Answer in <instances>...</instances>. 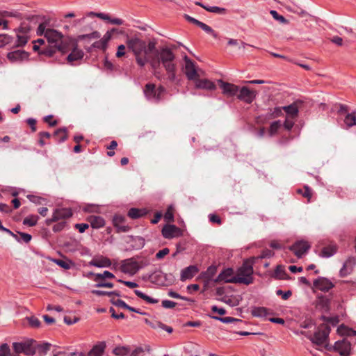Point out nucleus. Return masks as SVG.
Wrapping results in <instances>:
<instances>
[{
	"label": "nucleus",
	"instance_id": "1",
	"mask_svg": "<svg viewBox=\"0 0 356 356\" xmlns=\"http://www.w3.org/2000/svg\"><path fill=\"white\" fill-rule=\"evenodd\" d=\"M37 34L38 35H44L48 42L51 44L49 48L42 51L43 54L51 56L56 51L62 52L65 51V46L63 44V35L60 32L55 29H46V24L42 23L38 26Z\"/></svg>",
	"mask_w": 356,
	"mask_h": 356
},
{
	"label": "nucleus",
	"instance_id": "2",
	"mask_svg": "<svg viewBox=\"0 0 356 356\" xmlns=\"http://www.w3.org/2000/svg\"><path fill=\"white\" fill-rule=\"evenodd\" d=\"M156 58L165 68L168 74V79L170 81L176 79L177 67L175 63V56L171 49L167 47L156 51Z\"/></svg>",
	"mask_w": 356,
	"mask_h": 356
},
{
	"label": "nucleus",
	"instance_id": "3",
	"mask_svg": "<svg viewBox=\"0 0 356 356\" xmlns=\"http://www.w3.org/2000/svg\"><path fill=\"white\" fill-rule=\"evenodd\" d=\"M253 267L249 261L243 262V265L238 268L236 274L237 283L248 285L253 282Z\"/></svg>",
	"mask_w": 356,
	"mask_h": 356
},
{
	"label": "nucleus",
	"instance_id": "4",
	"mask_svg": "<svg viewBox=\"0 0 356 356\" xmlns=\"http://www.w3.org/2000/svg\"><path fill=\"white\" fill-rule=\"evenodd\" d=\"M330 332V327L327 324H321L317 327L314 335L309 337V339L317 346H327Z\"/></svg>",
	"mask_w": 356,
	"mask_h": 356
},
{
	"label": "nucleus",
	"instance_id": "5",
	"mask_svg": "<svg viewBox=\"0 0 356 356\" xmlns=\"http://www.w3.org/2000/svg\"><path fill=\"white\" fill-rule=\"evenodd\" d=\"M340 119L343 121V127L348 129L356 125V112H349V108L344 104H340L337 111Z\"/></svg>",
	"mask_w": 356,
	"mask_h": 356
},
{
	"label": "nucleus",
	"instance_id": "6",
	"mask_svg": "<svg viewBox=\"0 0 356 356\" xmlns=\"http://www.w3.org/2000/svg\"><path fill=\"white\" fill-rule=\"evenodd\" d=\"M33 343L34 341L32 340L15 342L13 343V348L16 353H24L26 355H33L36 352Z\"/></svg>",
	"mask_w": 356,
	"mask_h": 356
},
{
	"label": "nucleus",
	"instance_id": "7",
	"mask_svg": "<svg viewBox=\"0 0 356 356\" xmlns=\"http://www.w3.org/2000/svg\"><path fill=\"white\" fill-rule=\"evenodd\" d=\"M165 91L163 86H159L156 89L154 84L148 83L145 87L144 94L148 100L158 102Z\"/></svg>",
	"mask_w": 356,
	"mask_h": 356
},
{
	"label": "nucleus",
	"instance_id": "8",
	"mask_svg": "<svg viewBox=\"0 0 356 356\" xmlns=\"http://www.w3.org/2000/svg\"><path fill=\"white\" fill-rule=\"evenodd\" d=\"M127 44L128 48L132 50L135 56L140 55L143 51L145 54H147L145 42L139 38H134L129 39Z\"/></svg>",
	"mask_w": 356,
	"mask_h": 356
},
{
	"label": "nucleus",
	"instance_id": "9",
	"mask_svg": "<svg viewBox=\"0 0 356 356\" xmlns=\"http://www.w3.org/2000/svg\"><path fill=\"white\" fill-rule=\"evenodd\" d=\"M184 60L185 62L184 71L186 77L189 80L195 81L200 76L199 74L200 70L196 68L195 63L187 56H184Z\"/></svg>",
	"mask_w": 356,
	"mask_h": 356
},
{
	"label": "nucleus",
	"instance_id": "10",
	"mask_svg": "<svg viewBox=\"0 0 356 356\" xmlns=\"http://www.w3.org/2000/svg\"><path fill=\"white\" fill-rule=\"evenodd\" d=\"M215 283H237V277L234 275V270L231 268L223 270L215 279Z\"/></svg>",
	"mask_w": 356,
	"mask_h": 356
},
{
	"label": "nucleus",
	"instance_id": "11",
	"mask_svg": "<svg viewBox=\"0 0 356 356\" xmlns=\"http://www.w3.org/2000/svg\"><path fill=\"white\" fill-rule=\"evenodd\" d=\"M309 248L310 245L305 241H297L289 248L298 258H301Z\"/></svg>",
	"mask_w": 356,
	"mask_h": 356
},
{
	"label": "nucleus",
	"instance_id": "12",
	"mask_svg": "<svg viewBox=\"0 0 356 356\" xmlns=\"http://www.w3.org/2000/svg\"><path fill=\"white\" fill-rule=\"evenodd\" d=\"M237 98L247 104H251L255 99L257 92L243 86L238 90Z\"/></svg>",
	"mask_w": 356,
	"mask_h": 356
},
{
	"label": "nucleus",
	"instance_id": "13",
	"mask_svg": "<svg viewBox=\"0 0 356 356\" xmlns=\"http://www.w3.org/2000/svg\"><path fill=\"white\" fill-rule=\"evenodd\" d=\"M220 88L222 90V94L227 97H232L236 95L238 92L239 88L230 83L224 82L222 80H218Z\"/></svg>",
	"mask_w": 356,
	"mask_h": 356
},
{
	"label": "nucleus",
	"instance_id": "14",
	"mask_svg": "<svg viewBox=\"0 0 356 356\" xmlns=\"http://www.w3.org/2000/svg\"><path fill=\"white\" fill-rule=\"evenodd\" d=\"M139 269L140 266L138 262L133 259L124 260L121 266V270L123 273L131 275L136 274Z\"/></svg>",
	"mask_w": 356,
	"mask_h": 356
},
{
	"label": "nucleus",
	"instance_id": "15",
	"mask_svg": "<svg viewBox=\"0 0 356 356\" xmlns=\"http://www.w3.org/2000/svg\"><path fill=\"white\" fill-rule=\"evenodd\" d=\"M181 234V230L174 225H166L162 229V235L165 238L170 239Z\"/></svg>",
	"mask_w": 356,
	"mask_h": 356
},
{
	"label": "nucleus",
	"instance_id": "16",
	"mask_svg": "<svg viewBox=\"0 0 356 356\" xmlns=\"http://www.w3.org/2000/svg\"><path fill=\"white\" fill-rule=\"evenodd\" d=\"M29 38V29L24 26L20 27L17 33L16 46L22 47L25 45L27 43Z\"/></svg>",
	"mask_w": 356,
	"mask_h": 356
},
{
	"label": "nucleus",
	"instance_id": "17",
	"mask_svg": "<svg viewBox=\"0 0 356 356\" xmlns=\"http://www.w3.org/2000/svg\"><path fill=\"white\" fill-rule=\"evenodd\" d=\"M314 286L316 289L325 292L328 291L334 286L333 284L328 279L325 277H318L316 279L314 282Z\"/></svg>",
	"mask_w": 356,
	"mask_h": 356
},
{
	"label": "nucleus",
	"instance_id": "18",
	"mask_svg": "<svg viewBox=\"0 0 356 356\" xmlns=\"http://www.w3.org/2000/svg\"><path fill=\"white\" fill-rule=\"evenodd\" d=\"M334 349L341 356H348L350 352V343L345 340L339 341L334 343Z\"/></svg>",
	"mask_w": 356,
	"mask_h": 356
},
{
	"label": "nucleus",
	"instance_id": "19",
	"mask_svg": "<svg viewBox=\"0 0 356 356\" xmlns=\"http://www.w3.org/2000/svg\"><path fill=\"white\" fill-rule=\"evenodd\" d=\"M356 264V259L355 257H348L344 262L342 268L340 270V275L345 277L352 272L354 266Z\"/></svg>",
	"mask_w": 356,
	"mask_h": 356
},
{
	"label": "nucleus",
	"instance_id": "20",
	"mask_svg": "<svg viewBox=\"0 0 356 356\" xmlns=\"http://www.w3.org/2000/svg\"><path fill=\"white\" fill-rule=\"evenodd\" d=\"M195 88L198 89H204L208 90H213L216 89V85L211 81L204 79H200L197 77L195 80Z\"/></svg>",
	"mask_w": 356,
	"mask_h": 356
},
{
	"label": "nucleus",
	"instance_id": "21",
	"mask_svg": "<svg viewBox=\"0 0 356 356\" xmlns=\"http://www.w3.org/2000/svg\"><path fill=\"white\" fill-rule=\"evenodd\" d=\"M217 273V266L211 265L207 268V270L202 272L200 275V277L204 280L205 285L209 284V282L213 280V276Z\"/></svg>",
	"mask_w": 356,
	"mask_h": 356
},
{
	"label": "nucleus",
	"instance_id": "22",
	"mask_svg": "<svg viewBox=\"0 0 356 356\" xmlns=\"http://www.w3.org/2000/svg\"><path fill=\"white\" fill-rule=\"evenodd\" d=\"M125 218L120 215H115L113 218V225L117 228L118 232H126L129 230V227L124 225Z\"/></svg>",
	"mask_w": 356,
	"mask_h": 356
},
{
	"label": "nucleus",
	"instance_id": "23",
	"mask_svg": "<svg viewBox=\"0 0 356 356\" xmlns=\"http://www.w3.org/2000/svg\"><path fill=\"white\" fill-rule=\"evenodd\" d=\"M172 277V276L171 274L168 275V274L163 273L162 271H159V272L155 273L152 275V279L153 282H156L159 284L167 285V284H168L167 281L171 280Z\"/></svg>",
	"mask_w": 356,
	"mask_h": 356
},
{
	"label": "nucleus",
	"instance_id": "24",
	"mask_svg": "<svg viewBox=\"0 0 356 356\" xmlns=\"http://www.w3.org/2000/svg\"><path fill=\"white\" fill-rule=\"evenodd\" d=\"M8 59L14 63L21 61L28 58V54L23 50H16L9 52L7 55Z\"/></svg>",
	"mask_w": 356,
	"mask_h": 356
},
{
	"label": "nucleus",
	"instance_id": "25",
	"mask_svg": "<svg viewBox=\"0 0 356 356\" xmlns=\"http://www.w3.org/2000/svg\"><path fill=\"white\" fill-rule=\"evenodd\" d=\"M197 272L198 268L197 266H189L181 270L180 280L181 281L190 280L193 278Z\"/></svg>",
	"mask_w": 356,
	"mask_h": 356
},
{
	"label": "nucleus",
	"instance_id": "26",
	"mask_svg": "<svg viewBox=\"0 0 356 356\" xmlns=\"http://www.w3.org/2000/svg\"><path fill=\"white\" fill-rule=\"evenodd\" d=\"M90 266L98 267V268H106L111 266V260L105 257H100L95 258L89 262Z\"/></svg>",
	"mask_w": 356,
	"mask_h": 356
},
{
	"label": "nucleus",
	"instance_id": "27",
	"mask_svg": "<svg viewBox=\"0 0 356 356\" xmlns=\"http://www.w3.org/2000/svg\"><path fill=\"white\" fill-rule=\"evenodd\" d=\"M213 319L220 321L224 323H233L234 326L241 327L242 325L245 324V323L238 318H235L230 316H226V317H218V316H212Z\"/></svg>",
	"mask_w": 356,
	"mask_h": 356
},
{
	"label": "nucleus",
	"instance_id": "28",
	"mask_svg": "<svg viewBox=\"0 0 356 356\" xmlns=\"http://www.w3.org/2000/svg\"><path fill=\"white\" fill-rule=\"evenodd\" d=\"M251 314L254 317L265 318L271 312L269 309L264 307H254L251 310Z\"/></svg>",
	"mask_w": 356,
	"mask_h": 356
},
{
	"label": "nucleus",
	"instance_id": "29",
	"mask_svg": "<svg viewBox=\"0 0 356 356\" xmlns=\"http://www.w3.org/2000/svg\"><path fill=\"white\" fill-rule=\"evenodd\" d=\"M56 219L59 220L60 219H66L72 216V213L71 210L65 208L57 209L53 213Z\"/></svg>",
	"mask_w": 356,
	"mask_h": 356
},
{
	"label": "nucleus",
	"instance_id": "30",
	"mask_svg": "<svg viewBox=\"0 0 356 356\" xmlns=\"http://www.w3.org/2000/svg\"><path fill=\"white\" fill-rule=\"evenodd\" d=\"M283 111L286 113L287 117L294 119L298 115V107L296 103H293L289 106H283Z\"/></svg>",
	"mask_w": 356,
	"mask_h": 356
},
{
	"label": "nucleus",
	"instance_id": "31",
	"mask_svg": "<svg viewBox=\"0 0 356 356\" xmlns=\"http://www.w3.org/2000/svg\"><path fill=\"white\" fill-rule=\"evenodd\" d=\"M88 221L90 223V226L94 229H99L104 226V219L101 216H90L88 218Z\"/></svg>",
	"mask_w": 356,
	"mask_h": 356
},
{
	"label": "nucleus",
	"instance_id": "32",
	"mask_svg": "<svg viewBox=\"0 0 356 356\" xmlns=\"http://www.w3.org/2000/svg\"><path fill=\"white\" fill-rule=\"evenodd\" d=\"M337 252V246L334 245H330L323 248L320 256L322 257L328 258L333 256Z\"/></svg>",
	"mask_w": 356,
	"mask_h": 356
},
{
	"label": "nucleus",
	"instance_id": "33",
	"mask_svg": "<svg viewBox=\"0 0 356 356\" xmlns=\"http://www.w3.org/2000/svg\"><path fill=\"white\" fill-rule=\"evenodd\" d=\"M83 57V52L81 49L74 48L72 52L68 55L67 60L70 62L76 61L82 59Z\"/></svg>",
	"mask_w": 356,
	"mask_h": 356
},
{
	"label": "nucleus",
	"instance_id": "34",
	"mask_svg": "<svg viewBox=\"0 0 356 356\" xmlns=\"http://www.w3.org/2000/svg\"><path fill=\"white\" fill-rule=\"evenodd\" d=\"M337 332L341 335H346L347 337L356 336V331L352 328H350L344 325H341L337 328Z\"/></svg>",
	"mask_w": 356,
	"mask_h": 356
},
{
	"label": "nucleus",
	"instance_id": "35",
	"mask_svg": "<svg viewBox=\"0 0 356 356\" xmlns=\"http://www.w3.org/2000/svg\"><path fill=\"white\" fill-rule=\"evenodd\" d=\"M105 343H102L99 344H97L95 346L92 350L89 352L88 355L89 356H102L104 348H105Z\"/></svg>",
	"mask_w": 356,
	"mask_h": 356
},
{
	"label": "nucleus",
	"instance_id": "36",
	"mask_svg": "<svg viewBox=\"0 0 356 356\" xmlns=\"http://www.w3.org/2000/svg\"><path fill=\"white\" fill-rule=\"evenodd\" d=\"M330 300L325 296H319L316 300V307L323 310L327 311L329 309Z\"/></svg>",
	"mask_w": 356,
	"mask_h": 356
},
{
	"label": "nucleus",
	"instance_id": "37",
	"mask_svg": "<svg viewBox=\"0 0 356 356\" xmlns=\"http://www.w3.org/2000/svg\"><path fill=\"white\" fill-rule=\"evenodd\" d=\"M146 214V212L144 210L138 209L136 208H131L128 211V216L132 219H137L140 218Z\"/></svg>",
	"mask_w": 356,
	"mask_h": 356
},
{
	"label": "nucleus",
	"instance_id": "38",
	"mask_svg": "<svg viewBox=\"0 0 356 356\" xmlns=\"http://www.w3.org/2000/svg\"><path fill=\"white\" fill-rule=\"evenodd\" d=\"M134 293L138 297L145 300L148 303L156 304L159 302V300L151 298L139 290H135Z\"/></svg>",
	"mask_w": 356,
	"mask_h": 356
},
{
	"label": "nucleus",
	"instance_id": "39",
	"mask_svg": "<svg viewBox=\"0 0 356 356\" xmlns=\"http://www.w3.org/2000/svg\"><path fill=\"white\" fill-rule=\"evenodd\" d=\"M204 9L208 12L219 15H225L227 13V10L225 8L218 6H204Z\"/></svg>",
	"mask_w": 356,
	"mask_h": 356
},
{
	"label": "nucleus",
	"instance_id": "40",
	"mask_svg": "<svg viewBox=\"0 0 356 356\" xmlns=\"http://www.w3.org/2000/svg\"><path fill=\"white\" fill-rule=\"evenodd\" d=\"M38 220V216L35 215H31L27 217H26L23 220V224L24 225H28L30 227H33L37 224V222Z\"/></svg>",
	"mask_w": 356,
	"mask_h": 356
},
{
	"label": "nucleus",
	"instance_id": "41",
	"mask_svg": "<svg viewBox=\"0 0 356 356\" xmlns=\"http://www.w3.org/2000/svg\"><path fill=\"white\" fill-rule=\"evenodd\" d=\"M55 136L57 137L58 142L65 141L67 138L66 128H60L55 131Z\"/></svg>",
	"mask_w": 356,
	"mask_h": 356
},
{
	"label": "nucleus",
	"instance_id": "42",
	"mask_svg": "<svg viewBox=\"0 0 356 356\" xmlns=\"http://www.w3.org/2000/svg\"><path fill=\"white\" fill-rule=\"evenodd\" d=\"M51 344L49 343H44L42 344H39L37 346V350L40 355L44 356L47 352L50 350V347Z\"/></svg>",
	"mask_w": 356,
	"mask_h": 356
},
{
	"label": "nucleus",
	"instance_id": "43",
	"mask_svg": "<svg viewBox=\"0 0 356 356\" xmlns=\"http://www.w3.org/2000/svg\"><path fill=\"white\" fill-rule=\"evenodd\" d=\"M110 34L107 33L102 39H101L99 41L96 42L94 46L97 48L105 49L106 47L107 42L110 39Z\"/></svg>",
	"mask_w": 356,
	"mask_h": 356
},
{
	"label": "nucleus",
	"instance_id": "44",
	"mask_svg": "<svg viewBox=\"0 0 356 356\" xmlns=\"http://www.w3.org/2000/svg\"><path fill=\"white\" fill-rule=\"evenodd\" d=\"M198 26L201 28L207 33L211 34L213 38H216L218 37V34L213 30L211 27H210L207 24L200 22L199 23Z\"/></svg>",
	"mask_w": 356,
	"mask_h": 356
},
{
	"label": "nucleus",
	"instance_id": "45",
	"mask_svg": "<svg viewBox=\"0 0 356 356\" xmlns=\"http://www.w3.org/2000/svg\"><path fill=\"white\" fill-rule=\"evenodd\" d=\"M13 38L7 34H0V48L10 44Z\"/></svg>",
	"mask_w": 356,
	"mask_h": 356
},
{
	"label": "nucleus",
	"instance_id": "46",
	"mask_svg": "<svg viewBox=\"0 0 356 356\" xmlns=\"http://www.w3.org/2000/svg\"><path fill=\"white\" fill-rule=\"evenodd\" d=\"M115 275L111 273L109 271L105 270L103 273H97L95 274V279L94 280L95 282H98L101 279H105V278H114Z\"/></svg>",
	"mask_w": 356,
	"mask_h": 356
},
{
	"label": "nucleus",
	"instance_id": "47",
	"mask_svg": "<svg viewBox=\"0 0 356 356\" xmlns=\"http://www.w3.org/2000/svg\"><path fill=\"white\" fill-rule=\"evenodd\" d=\"M92 293L93 294H95L99 296H111L113 295H115L116 296H120V293L118 291H101V290H92Z\"/></svg>",
	"mask_w": 356,
	"mask_h": 356
},
{
	"label": "nucleus",
	"instance_id": "48",
	"mask_svg": "<svg viewBox=\"0 0 356 356\" xmlns=\"http://www.w3.org/2000/svg\"><path fill=\"white\" fill-rule=\"evenodd\" d=\"M281 127V122L280 120L275 121L271 123L269 128V134L270 136H273L277 133L278 129Z\"/></svg>",
	"mask_w": 356,
	"mask_h": 356
},
{
	"label": "nucleus",
	"instance_id": "49",
	"mask_svg": "<svg viewBox=\"0 0 356 356\" xmlns=\"http://www.w3.org/2000/svg\"><path fill=\"white\" fill-rule=\"evenodd\" d=\"M270 15L272 17L277 21H278L281 24H286L288 22L285 19V17L282 15H279V13L274 10H271L270 11Z\"/></svg>",
	"mask_w": 356,
	"mask_h": 356
},
{
	"label": "nucleus",
	"instance_id": "50",
	"mask_svg": "<svg viewBox=\"0 0 356 356\" xmlns=\"http://www.w3.org/2000/svg\"><path fill=\"white\" fill-rule=\"evenodd\" d=\"M52 261L58 266L65 270H68L71 268V264L69 261L58 259H54Z\"/></svg>",
	"mask_w": 356,
	"mask_h": 356
},
{
	"label": "nucleus",
	"instance_id": "51",
	"mask_svg": "<svg viewBox=\"0 0 356 356\" xmlns=\"http://www.w3.org/2000/svg\"><path fill=\"white\" fill-rule=\"evenodd\" d=\"M10 355V349L7 343H2L0 346V356H9Z\"/></svg>",
	"mask_w": 356,
	"mask_h": 356
},
{
	"label": "nucleus",
	"instance_id": "52",
	"mask_svg": "<svg viewBox=\"0 0 356 356\" xmlns=\"http://www.w3.org/2000/svg\"><path fill=\"white\" fill-rule=\"evenodd\" d=\"M283 107H275L270 110V114L272 118H277L282 114Z\"/></svg>",
	"mask_w": 356,
	"mask_h": 356
},
{
	"label": "nucleus",
	"instance_id": "53",
	"mask_svg": "<svg viewBox=\"0 0 356 356\" xmlns=\"http://www.w3.org/2000/svg\"><path fill=\"white\" fill-rule=\"evenodd\" d=\"M17 234L20 236V237H19L20 239V242L23 241L26 243H28L29 242L31 241L32 238L31 235L29 234L20 232H18Z\"/></svg>",
	"mask_w": 356,
	"mask_h": 356
},
{
	"label": "nucleus",
	"instance_id": "54",
	"mask_svg": "<svg viewBox=\"0 0 356 356\" xmlns=\"http://www.w3.org/2000/svg\"><path fill=\"white\" fill-rule=\"evenodd\" d=\"M170 252V250L168 248H165L161 250H159L156 254V259H162L165 256H166L167 254H168Z\"/></svg>",
	"mask_w": 356,
	"mask_h": 356
},
{
	"label": "nucleus",
	"instance_id": "55",
	"mask_svg": "<svg viewBox=\"0 0 356 356\" xmlns=\"http://www.w3.org/2000/svg\"><path fill=\"white\" fill-rule=\"evenodd\" d=\"M28 321L33 327H38L40 325V321L35 316L28 318Z\"/></svg>",
	"mask_w": 356,
	"mask_h": 356
},
{
	"label": "nucleus",
	"instance_id": "56",
	"mask_svg": "<svg viewBox=\"0 0 356 356\" xmlns=\"http://www.w3.org/2000/svg\"><path fill=\"white\" fill-rule=\"evenodd\" d=\"M134 241L136 243V247L138 249L142 248L145 246V241L141 236H136L134 238Z\"/></svg>",
	"mask_w": 356,
	"mask_h": 356
},
{
	"label": "nucleus",
	"instance_id": "57",
	"mask_svg": "<svg viewBox=\"0 0 356 356\" xmlns=\"http://www.w3.org/2000/svg\"><path fill=\"white\" fill-rule=\"evenodd\" d=\"M294 125V121L293 119L291 118L286 117L284 122V127L287 130H291Z\"/></svg>",
	"mask_w": 356,
	"mask_h": 356
},
{
	"label": "nucleus",
	"instance_id": "58",
	"mask_svg": "<svg viewBox=\"0 0 356 356\" xmlns=\"http://www.w3.org/2000/svg\"><path fill=\"white\" fill-rule=\"evenodd\" d=\"M162 304V306L164 307V308H166V309H172V308H174L177 303L173 302V301H171V300H164L162 301L161 302Z\"/></svg>",
	"mask_w": 356,
	"mask_h": 356
},
{
	"label": "nucleus",
	"instance_id": "59",
	"mask_svg": "<svg viewBox=\"0 0 356 356\" xmlns=\"http://www.w3.org/2000/svg\"><path fill=\"white\" fill-rule=\"evenodd\" d=\"M168 294L171 298L181 299V300H186V301H191V300L189 298L183 297V296H180L179 293H177L175 291H168Z\"/></svg>",
	"mask_w": 356,
	"mask_h": 356
},
{
	"label": "nucleus",
	"instance_id": "60",
	"mask_svg": "<svg viewBox=\"0 0 356 356\" xmlns=\"http://www.w3.org/2000/svg\"><path fill=\"white\" fill-rule=\"evenodd\" d=\"M112 303L119 307H122V308H124V309L128 308V305L124 301H123L120 299L112 300Z\"/></svg>",
	"mask_w": 356,
	"mask_h": 356
},
{
	"label": "nucleus",
	"instance_id": "61",
	"mask_svg": "<svg viewBox=\"0 0 356 356\" xmlns=\"http://www.w3.org/2000/svg\"><path fill=\"white\" fill-rule=\"evenodd\" d=\"M113 353L115 355L123 356L127 353V350L124 347H118L113 350Z\"/></svg>",
	"mask_w": 356,
	"mask_h": 356
},
{
	"label": "nucleus",
	"instance_id": "62",
	"mask_svg": "<svg viewBox=\"0 0 356 356\" xmlns=\"http://www.w3.org/2000/svg\"><path fill=\"white\" fill-rule=\"evenodd\" d=\"M118 282L124 284L125 286H128V287H129L131 289H134V288L138 287V286L136 282H130V281H124V280H120V279H119L118 280Z\"/></svg>",
	"mask_w": 356,
	"mask_h": 356
},
{
	"label": "nucleus",
	"instance_id": "63",
	"mask_svg": "<svg viewBox=\"0 0 356 356\" xmlns=\"http://www.w3.org/2000/svg\"><path fill=\"white\" fill-rule=\"evenodd\" d=\"M125 46L124 44H120L118 47V50L116 52V57L120 58L125 54Z\"/></svg>",
	"mask_w": 356,
	"mask_h": 356
},
{
	"label": "nucleus",
	"instance_id": "64",
	"mask_svg": "<svg viewBox=\"0 0 356 356\" xmlns=\"http://www.w3.org/2000/svg\"><path fill=\"white\" fill-rule=\"evenodd\" d=\"M89 225L86 223L76 224L75 227L79 230L80 233H83L86 229L88 228Z\"/></svg>",
	"mask_w": 356,
	"mask_h": 356
}]
</instances>
